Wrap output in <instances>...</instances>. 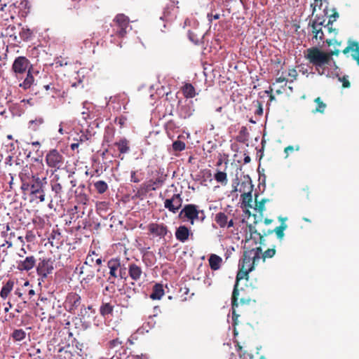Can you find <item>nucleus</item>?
Listing matches in <instances>:
<instances>
[{
    "mask_svg": "<svg viewBox=\"0 0 359 359\" xmlns=\"http://www.w3.org/2000/svg\"><path fill=\"white\" fill-rule=\"evenodd\" d=\"M305 58L309 61L320 74H325L331 66L329 55L317 47H312L306 50Z\"/></svg>",
    "mask_w": 359,
    "mask_h": 359,
    "instance_id": "1",
    "label": "nucleus"
},
{
    "mask_svg": "<svg viewBox=\"0 0 359 359\" xmlns=\"http://www.w3.org/2000/svg\"><path fill=\"white\" fill-rule=\"evenodd\" d=\"M43 173H45V168L42 159L34 158L33 163L24 166L19 173V177L22 182L21 186L27 187L29 182Z\"/></svg>",
    "mask_w": 359,
    "mask_h": 359,
    "instance_id": "2",
    "label": "nucleus"
},
{
    "mask_svg": "<svg viewBox=\"0 0 359 359\" xmlns=\"http://www.w3.org/2000/svg\"><path fill=\"white\" fill-rule=\"evenodd\" d=\"M262 248L260 246L250 249L246 245L244 246L243 258L240 260L238 266L245 268L248 271H252L255 266L261 259Z\"/></svg>",
    "mask_w": 359,
    "mask_h": 359,
    "instance_id": "3",
    "label": "nucleus"
},
{
    "mask_svg": "<svg viewBox=\"0 0 359 359\" xmlns=\"http://www.w3.org/2000/svg\"><path fill=\"white\" fill-rule=\"evenodd\" d=\"M110 26L112 29L111 36H115L118 38H124L132 29L129 18L123 13L116 15Z\"/></svg>",
    "mask_w": 359,
    "mask_h": 359,
    "instance_id": "4",
    "label": "nucleus"
},
{
    "mask_svg": "<svg viewBox=\"0 0 359 359\" xmlns=\"http://www.w3.org/2000/svg\"><path fill=\"white\" fill-rule=\"evenodd\" d=\"M239 270L237 273L236 277V283L233 287L232 296H231V308H232V320L233 321V326H236L238 324V317L239 314L236 313V309L238 307V298L239 296V290H238V283L243 278H248V273L251 271L245 270V268L241 266H238Z\"/></svg>",
    "mask_w": 359,
    "mask_h": 359,
    "instance_id": "5",
    "label": "nucleus"
},
{
    "mask_svg": "<svg viewBox=\"0 0 359 359\" xmlns=\"http://www.w3.org/2000/svg\"><path fill=\"white\" fill-rule=\"evenodd\" d=\"M179 217L187 219L192 225L196 220L203 222L205 217L204 211L198 210V206L194 204L185 205L180 211Z\"/></svg>",
    "mask_w": 359,
    "mask_h": 359,
    "instance_id": "6",
    "label": "nucleus"
},
{
    "mask_svg": "<svg viewBox=\"0 0 359 359\" xmlns=\"http://www.w3.org/2000/svg\"><path fill=\"white\" fill-rule=\"evenodd\" d=\"M107 267L109 269V276L107 278V280H111L112 278H126V268L121 266L120 259H110L107 262Z\"/></svg>",
    "mask_w": 359,
    "mask_h": 359,
    "instance_id": "7",
    "label": "nucleus"
},
{
    "mask_svg": "<svg viewBox=\"0 0 359 359\" xmlns=\"http://www.w3.org/2000/svg\"><path fill=\"white\" fill-rule=\"evenodd\" d=\"M45 160L47 165L53 168L54 171L61 169L65 163L64 156L56 149H50L46 154Z\"/></svg>",
    "mask_w": 359,
    "mask_h": 359,
    "instance_id": "8",
    "label": "nucleus"
},
{
    "mask_svg": "<svg viewBox=\"0 0 359 359\" xmlns=\"http://www.w3.org/2000/svg\"><path fill=\"white\" fill-rule=\"evenodd\" d=\"M54 262L55 260L52 258H40L36 266L37 274L41 276L42 279L46 278L54 270Z\"/></svg>",
    "mask_w": 359,
    "mask_h": 359,
    "instance_id": "9",
    "label": "nucleus"
},
{
    "mask_svg": "<svg viewBox=\"0 0 359 359\" xmlns=\"http://www.w3.org/2000/svg\"><path fill=\"white\" fill-rule=\"evenodd\" d=\"M29 69L32 70V65L29 60L24 56L17 57L12 65V70L16 76L27 72Z\"/></svg>",
    "mask_w": 359,
    "mask_h": 359,
    "instance_id": "10",
    "label": "nucleus"
},
{
    "mask_svg": "<svg viewBox=\"0 0 359 359\" xmlns=\"http://www.w3.org/2000/svg\"><path fill=\"white\" fill-rule=\"evenodd\" d=\"M81 303V298L79 294L76 292H70L67 294L65 302V308L71 313L75 314Z\"/></svg>",
    "mask_w": 359,
    "mask_h": 359,
    "instance_id": "11",
    "label": "nucleus"
},
{
    "mask_svg": "<svg viewBox=\"0 0 359 359\" xmlns=\"http://www.w3.org/2000/svg\"><path fill=\"white\" fill-rule=\"evenodd\" d=\"M240 192H243L241 194L242 203L247 208H252V185L250 182H243L239 189Z\"/></svg>",
    "mask_w": 359,
    "mask_h": 359,
    "instance_id": "12",
    "label": "nucleus"
},
{
    "mask_svg": "<svg viewBox=\"0 0 359 359\" xmlns=\"http://www.w3.org/2000/svg\"><path fill=\"white\" fill-rule=\"evenodd\" d=\"M46 184L47 178L46 173L45 172L29 182L27 188L25 186H21V189L23 191H29V194H32L37 191L38 189L45 188Z\"/></svg>",
    "mask_w": 359,
    "mask_h": 359,
    "instance_id": "13",
    "label": "nucleus"
},
{
    "mask_svg": "<svg viewBox=\"0 0 359 359\" xmlns=\"http://www.w3.org/2000/svg\"><path fill=\"white\" fill-rule=\"evenodd\" d=\"M167 175L164 174L163 169H158L155 171L154 178L150 180L147 183V189L155 191L156 189L161 187L165 182Z\"/></svg>",
    "mask_w": 359,
    "mask_h": 359,
    "instance_id": "14",
    "label": "nucleus"
},
{
    "mask_svg": "<svg viewBox=\"0 0 359 359\" xmlns=\"http://www.w3.org/2000/svg\"><path fill=\"white\" fill-rule=\"evenodd\" d=\"M149 234L154 237L164 238L169 232L168 227L164 223L152 222L148 224Z\"/></svg>",
    "mask_w": 359,
    "mask_h": 359,
    "instance_id": "15",
    "label": "nucleus"
},
{
    "mask_svg": "<svg viewBox=\"0 0 359 359\" xmlns=\"http://www.w3.org/2000/svg\"><path fill=\"white\" fill-rule=\"evenodd\" d=\"M182 198L180 194H174L170 198L164 201V207L172 213H177L182 205Z\"/></svg>",
    "mask_w": 359,
    "mask_h": 359,
    "instance_id": "16",
    "label": "nucleus"
},
{
    "mask_svg": "<svg viewBox=\"0 0 359 359\" xmlns=\"http://www.w3.org/2000/svg\"><path fill=\"white\" fill-rule=\"evenodd\" d=\"M36 259L34 255L26 257L17 262V269L20 271H29L36 266Z\"/></svg>",
    "mask_w": 359,
    "mask_h": 359,
    "instance_id": "17",
    "label": "nucleus"
},
{
    "mask_svg": "<svg viewBox=\"0 0 359 359\" xmlns=\"http://www.w3.org/2000/svg\"><path fill=\"white\" fill-rule=\"evenodd\" d=\"M215 221L220 228H230L233 226V219H229V216L224 212H219L215 214Z\"/></svg>",
    "mask_w": 359,
    "mask_h": 359,
    "instance_id": "18",
    "label": "nucleus"
},
{
    "mask_svg": "<svg viewBox=\"0 0 359 359\" xmlns=\"http://www.w3.org/2000/svg\"><path fill=\"white\" fill-rule=\"evenodd\" d=\"M351 51V56L359 65V43L357 41H349L348 45L342 50L344 55Z\"/></svg>",
    "mask_w": 359,
    "mask_h": 359,
    "instance_id": "19",
    "label": "nucleus"
},
{
    "mask_svg": "<svg viewBox=\"0 0 359 359\" xmlns=\"http://www.w3.org/2000/svg\"><path fill=\"white\" fill-rule=\"evenodd\" d=\"M190 235H192L191 230L184 225H181L176 229V239L182 243L187 241Z\"/></svg>",
    "mask_w": 359,
    "mask_h": 359,
    "instance_id": "20",
    "label": "nucleus"
},
{
    "mask_svg": "<svg viewBox=\"0 0 359 359\" xmlns=\"http://www.w3.org/2000/svg\"><path fill=\"white\" fill-rule=\"evenodd\" d=\"M128 274L130 278L135 281L140 280L143 271L142 267L135 263H131L128 265Z\"/></svg>",
    "mask_w": 359,
    "mask_h": 359,
    "instance_id": "21",
    "label": "nucleus"
},
{
    "mask_svg": "<svg viewBox=\"0 0 359 359\" xmlns=\"http://www.w3.org/2000/svg\"><path fill=\"white\" fill-rule=\"evenodd\" d=\"M322 25L323 22H318L316 20H313L311 23V32L313 34V39H316V41L319 40V43L323 41L324 39Z\"/></svg>",
    "mask_w": 359,
    "mask_h": 359,
    "instance_id": "22",
    "label": "nucleus"
},
{
    "mask_svg": "<svg viewBox=\"0 0 359 359\" xmlns=\"http://www.w3.org/2000/svg\"><path fill=\"white\" fill-rule=\"evenodd\" d=\"M79 274L83 275L82 281L89 283L95 277V271L92 269V266H88L83 264L79 268Z\"/></svg>",
    "mask_w": 359,
    "mask_h": 359,
    "instance_id": "23",
    "label": "nucleus"
},
{
    "mask_svg": "<svg viewBox=\"0 0 359 359\" xmlns=\"http://www.w3.org/2000/svg\"><path fill=\"white\" fill-rule=\"evenodd\" d=\"M59 175H56L50 181L51 189L55 193V198H60L63 192V188L61 183L59 182Z\"/></svg>",
    "mask_w": 359,
    "mask_h": 359,
    "instance_id": "24",
    "label": "nucleus"
},
{
    "mask_svg": "<svg viewBox=\"0 0 359 359\" xmlns=\"http://www.w3.org/2000/svg\"><path fill=\"white\" fill-rule=\"evenodd\" d=\"M121 154H127L130 151V142L125 137L120 139L114 143Z\"/></svg>",
    "mask_w": 359,
    "mask_h": 359,
    "instance_id": "25",
    "label": "nucleus"
},
{
    "mask_svg": "<svg viewBox=\"0 0 359 359\" xmlns=\"http://www.w3.org/2000/svg\"><path fill=\"white\" fill-rule=\"evenodd\" d=\"M164 295L163 286L161 283H156L153 286L152 292L150 294V298L154 300H159Z\"/></svg>",
    "mask_w": 359,
    "mask_h": 359,
    "instance_id": "26",
    "label": "nucleus"
},
{
    "mask_svg": "<svg viewBox=\"0 0 359 359\" xmlns=\"http://www.w3.org/2000/svg\"><path fill=\"white\" fill-rule=\"evenodd\" d=\"M34 85H36L34 83V78L32 75V70L29 69L27 72V76L25 77L24 81L20 83L19 86L22 88L23 90H27L29 89Z\"/></svg>",
    "mask_w": 359,
    "mask_h": 359,
    "instance_id": "27",
    "label": "nucleus"
},
{
    "mask_svg": "<svg viewBox=\"0 0 359 359\" xmlns=\"http://www.w3.org/2000/svg\"><path fill=\"white\" fill-rule=\"evenodd\" d=\"M184 97L189 99L196 95V90L194 86L190 83H186L181 88Z\"/></svg>",
    "mask_w": 359,
    "mask_h": 359,
    "instance_id": "28",
    "label": "nucleus"
},
{
    "mask_svg": "<svg viewBox=\"0 0 359 359\" xmlns=\"http://www.w3.org/2000/svg\"><path fill=\"white\" fill-rule=\"evenodd\" d=\"M208 262L210 269L213 271H217L221 266L222 259L215 254H212L208 259Z\"/></svg>",
    "mask_w": 359,
    "mask_h": 359,
    "instance_id": "29",
    "label": "nucleus"
},
{
    "mask_svg": "<svg viewBox=\"0 0 359 359\" xmlns=\"http://www.w3.org/2000/svg\"><path fill=\"white\" fill-rule=\"evenodd\" d=\"M14 287V281L13 280H8L1 287L0 291V297L3 299H6L11 292L13 290Z\"/></svg>",
    "mask_w": 359,
    "mask_h": 359,
    "instance_id": "30",
    "label": "nucleus"
},
{
    "mask_svg": "<svg viewBox=\"0 0 359 359\" xmlns=\"http://www.w3.org/2000/svg\"><path fill=\"white\" fill-rule=\"evenodd\" d=\"M194 109L190 104L182 105L179 109L180 116L182 118H189L194 113Z\"/></svg>",
    "mask_w": 359,
    "mask_h": 359,
    "instance_id": "31",
    "label": "nucleus"
},
{
    "mask_svg": "<svg viewBox=\"0 0 359 359\" xmlns=\"http://www.w3.org/2000/svg\"><path fill=\"white\" fill-rule=\"evenodd\" d=\"M280 220L282 222L281 224L279 226H277L274 230L269 231V233H271L273 232H275L278 238L282 239L284 237V231L287 229V226L286 224L284 223L285 218L283 219L282 217L279 218Z\"/></svg>",
    "mask_w": 359,
    "mask_h": 359,
    "instance_id": "32",
    "label": "nucleus"
},
{
    "mask_svg": "<svg viewBox=\"0 0 359 359\" xmlns=\"http://www.w3.org/2000/svg\"><path fill=\"white\" fill-rule=\"evenodd\" d=\"M113 311L114 306L110 303H102L100 307V313L103 317L112 314Z\"/></svg>",
    "mask_w": 359,
    "mask_h": 359,
    "instance_id": "33",
    "label": "nucleus"
},
{
    "mask_svg": "<svg viewBox=\"0 0 359 359\" xmlns=\"http://www.w3.org/2000/svg\"><path fill=\"white\" fill-rule=\"evenodd\" d=\"M214 178L223 186H225L228 182L227 174L224 171L217 170L214 175Z\"/></svg>",
    "mask_w": 359,
    "mask_h": 359,
    "instance_id": "34",
    "label": "nucleus"
},
{
    "mask_svg": "<svg viewBox=\"0 0 359 359\" xmlns=\"http://www.w3.org/2000/svg\"><path fill=\"white\" fill-rule=\"evenodd\" d=\"M314 102L316 104V107L313 110V113H323L327 107L326 104L323 102L320 97H316Z\"/></svg>",
    "mask_w": 359,
    "mask_h": 359,
    "instance_id": "35",
    "label": "nucleus"
},
{
    "mask_svg": "<svg viewBox=\"0 0 359 359\" xmlns=\"http://www.w3.org/2000/svg\"><path fill=\"white\" fill-rule=\"evenodd\" d=\"M250 238H248V239H246V241H245V243L246 244L250 243L251 241H252V236H253V235H257L258 236V238L259 240V243L260 244L263 243V242L264 241V236L260 233H259L257 231L255 227L250 226Z\"/></svg>",
    "mask_w": 359,
    "mask_h": 359,
    "instance_id": "36",
    "label": "nucleus"
},
{
    "mask_svg": "<svg viewBox=\"0 0 359 359\" xmlns=\"http://www.w3.org/2000/svg\"><path fill=\"white\" fill-rule=\"evenodd\" d=\"M94 187L98 194H102L108 189L107 184L103 180H99L94 184Z\"/></svg>",
    "mask_w": 359,
    "mask_h": 359,
    "instance_id": "37",
    "label": "nucleus"
},
{
    "mask_svg": "<svg viewBox=\"0 0 359 359\" xmlns=\"http://www.w3.org/2000/svg\"><path fill=\"white\" fill-rule=\"evenodd\" d=\"M97 257H98V255L95 251H89L83 264L88 266H93Z\"/></svg>",
    "mask_w": 359,
    "mask_h": 359,
    "instance_id": "38",
    "label": "nucleus"
},
{
    "mask_svg": "<svg viewBox=\"0 0 359 359\" xmlns=\"http://www.w3.org/2000/svg\"><path fill=\"white\" fill-rule=\"evenodd\" d=\"M30 196L32 198V200L39 199L40 202H43L45 201V191L44 188H41L40 189H37L35 192L30 194Z\"/></svg>",
    "mask_w": 359,
    "mask_h": 359,
    "instance_id": "39",
    "label": "nucleus"
},
{
    "mask_svg": "<svg viewBox=\"0 0 359 359\" xmlns=\"http://www.w3.org/2000/svg\"><path fill=\"white\" fill-rule=\"evenodd\" d=\"M7 81L3 78L0 77V93L4 97H7L8 95V87Z\"/></svg>",
    "mask_w": 359,
    "mask_h": 359,
    "instance_id": "40",
    "label": "nucleus"
},
{
    "mask_svg": "<svg viewBox=\"0 0 359 359\" xmlns=\"http://www.w3.org/2000/svg\"><path fill=\"white\" fill-rule=\"evenodd\" d=\"M248 129L245 126H243L239 131V135L237 136L236 140L239 142L244 143L248 141Z\"/></svg>",
    "mask_w": 359,
    "mask_h": 359,
    "instance_id": "41",
    "label": "nucleus"
},
{
    "mask_svg": "<svg viewBox=\"0 0 359 359\" xmlns=\"http://www.w3.org/2000/svg\"><path fill=\"white\" fill-rule=\"evenodd\" d=\"M12 337L15 341H20L25 339L26 333L22 329L15 330L12 333Z\"/></svg>",
    "mask_w": 359,
    "mask_h": 359,
    "instance_id": "42",
    "label": "nucleus"
},
{
    "mask_svg": "<svg viewBox=\"0 0 359 359\" xmlns=\"http://www.w3.org/2000/svg\"><path fill=\"white\" fill-rule=\"evenodd\" d=\"M236 348L237 351L240 352V358H241L242 359H252L253 356L252 354L247 353L245 351H242L243 347L238 342L236 343Z\"/></svg>",
    "mask_w": 359,
    "mask_h": 359,
    "instance_id": "43",
    "label": "nucleus"
},
{
    "mask_svg": "<svg viewBox=\"0 0 359 359\" xmlns=\"http://www.w3.org/2000/svg\"><path fill=\"white\" fill-rule=\"evenodd\" d=\"M32 32L28 28H22L20 32V36L23 41H28L32 37Z\"/></svg>",
    "mask_w": 359,
    "mask_h": 359,
    "instance_id": "44",
    "label": "nucleus"
},
{
    "mask_svg": "<svg viewBox=\"0 0 359 359\" xmlns=\"http://www.w3.org/2000/svg\"><path fill=\"white\" fill-rule=\"evenodd\" d=\"M185 143L181 140H176L172 143V149L175 151H182L185 149Z\"/></svg>",
    "mask_w": 359,
    "mask_h": 359,
    "instance_id": "45",
    "label": "nucleus"
},
{
    "mask_svg": "<svg viewBox=\"0 0 359 359\" xmlns=\"http://www.w3.org/2000/svg\"><path fill=\"white\" fill-rule=\"evenodd\" d=\"M123 342L118 338L109 341L107 344V348L109 349H114L121 346Z\"/></svg>",
    "mask_w": 359,
    "mask_h": 359,
    "instance_id": "46",
    "label": "nucleus"
},
{
    "mask_svg": "<svg viewBox=\"0 0 359 359\" xmlns=\"http://www.w3.org/2000/svg\"><path fill=\"white\" fill-rule=\"evenodd\" d=\"M276 254V250L275 248H270L264 251V252H262L261 254V259H263L264 262L266 258H272Z\"/></svg>",
    "mask_w": 359,
    "mask_h": 359,
    "instance_id": "47",
    "label": "nucleus"
},
{
    "mask_svg": "<svg viewBox=\"0 0 359 359\" xmlns=\"http://www.w3.org/2000/svg\"><path fill=\"white\" fill-rule=\"evenodd\" d=\"M43 123V119L42 118H36L35 120L29 121V128L34 130H36L41 124Z\"/></svg>",
    "mask_w": 359,
    "mask_h": 359,
    "instance_id": "48",
    "label": "nucleus"
},
{
    "mask_svg": "<svg viewBox=\"0 0 359 359\" xmlns=\"http://www.w3.org/2000/svg\"><path fill=\"white\" fill-rule=\"evenodd\" d=\"M127 121H128L127 117L121 115L119 117H116L115 118L114 121L116 123H117L119 126L120 128L122 129L124 127H126Z\"/></svg>",
    "mask_w": 359,
    "mask_h": 359,
    "instance_id": "49",
    "label": "nucleus"
},
{
    "mask_svg": "<svg viewBox=\"0 0 359 359\" xmlns=\"http://www.w3.org/2000/svg\"><path fill=\"white\" fill-rule=\"evenodd\" d=\"M257 200V198H255ZM268 199L263 198L260 201H256V209L262 214L265 210V203Z\"/></svg>",
    "mask_w": 359,
    "mask_h": 359,
    "instance_id": "50",
    "label": "nucleus"
},
{
    "mask_svg": "<svg viewBox=\"0 0 359 359\" xmlns=\"http://www.w3.org/2000/svg\"><path fill=\"white\" fill-rule=\"evenodd\" d=\"M147 184H142L140 187V188L137 191L135 196L136 198H140L143 195H144L147 192L149 191H151L150 189H147Z\"/></svg>",
    "mask_w": 359,
    "mask_h": 359,
    "instance_id": "51",
    "label": "nucleus"
},
{
    "mask_svg": "<svg viewBox=\"0 0 359 359\" xmlns=\"http://www.w3.org/2000/svg\"><path fill=\"white\" fill-rule=\"evenodd\" d=\"M300 147L299 145H296L295 147L293 146H287L284 149V153L285 154V158H287L290 153L293 152L294 150L298 151L299 150Z\"/></svg>",
    "mask_w": 359,
    "mask_h": 359,
    "instance_id": "52",
    "label": "nucleus"
},
{
    "mask_svg": "<svg viewBox=\"0 0 359 359\" xmlns=\"http://www.w3.org/2000/svg\"><path fill=\"white\" fill-rule=\"evenodd\" d=\"M90 135L85 133H81L78 137L74 138V141L79 142V144L88 141Z\"/></svg>",
    "mask_w": 359,
    "mask_h": 359,
    "instance_id": "53",
    "label": "nucleus"
},
{
    "mask_svg": "<svg viewBox=\"0 0 359 359\" xmlns=\"http://www.w3.org/2000/svg\"><path fill=\"white\" fill-rule=\"evenodd\" d=\"M298 76V73L297 70L294 68L290 69L287 73V76L290 78V81L292 82L293 81L296 80L297 77Z\"/></svg>",
    "mask_w": 359,
    "mask_h": 359,
    "instance_id": "54",
    "label": "nucleus"
},
{
    "mask_svg": "<svg viewBox=\"0 0 359 359\" xmlns=\"http://www.w3.org/2000/svg\"><path fill=\"white\" fill-rule=\"evenodd\" d=\"M339 53H340V50L337 48H334V49L333 50L327 52V54L329 55L330 61L331 63L333 62L332 56L333 55L337 56V55H339Z\"/></svg>",
    "mask_w": 359,
    "mask_h": 359,
    "instance_id": "55",
    "label": "nucleus"
},
{
    "mask_svg": "<svg viewBox=\"0 0 359 359\" xmlns=\"http://www.w3.org/2000/svg\"><path fill=\"white\" fill-rule=\"evenodd\" d=\"M253 302H255V300H252L250 298H241L240 299V302L238 301V306L241 304V306H245V305H249L250 304V303Z\"/></svg>",
    "mask_w": 359,
    "mask_h": 359,
    "instance_id": "56",
    "label": "nucleus"
},
{
    "mask_svg": "<svg viewBox=\"0 0 359 359\" xmlns=\"http://www.w3.org/2000/svg\"><path fill=\"white\" fill-rule=\"evenodd\" d=\"M15 294L21 299L23 301V303H27V301L25 299L24 292H22V289L17 288L15 291Z\"/></svg>",
    "mask_w": 359,
    "mask_h": 359,
    "instance_id": "57",
    "label": "nucleus"
},
{
    "mask_svg": "<svg viewBox=\"0 0 359 359\" xmlns=\"http://www.w3.org/2000/svg\"><path fill=\"white\" fill-rule=\"evenodd\" d=\"M322 5H323V0H314L313 4H311V6L313 7V14L316 11V7H318L319 8H320Z\"/></svg>",
    "mask_w": 359,
    "mask_h": 359,
    "instance_id": "58",
    "label": "nucleus"
},
{
    "mask_svg": "<svg viewBox=\"0 0 359 359\" xmlns=\"http://www.w3.org/2000/svg\"><path fill=\"white\" fill-rule=\"evenodd\" d=\"M279 74H280V71H278V72L276 74L278 77L276 79V83H282V82L287 81H288L287 76H283V75L279 76Z\"/></svg>",
    "mask_w": 359,
    "mask_h": 359,
    "instance_id": "59",
    "label": "nucleus"
},
{
    "mask_svg": "<svg viewBox=\"0 0 359 359\" xmlns=\"http://www.w3.org/2000/svg\"><path fill=\"white\" fill-rule=\"evenodd\" d=\"M326 43L329 46L333 45L335 46V48L341 46V42H338L337 40L334 39H327Z\"/></svg>",
    "mask_w": 359,
    "mask_h": 359,
    "instance_id": "60",
    "label": "nucleus"
},
{
    "mask_svg": "<svg viewBox=\"0 0 359 359\" xmlns=\"http://www.w3.org/2000/svg\"><path fill=\"white\" fill-rule=\"evenodd\" d=\"M257 109L255 111V114H257V115H262L263 114V109H262V104L259 101H257Z\"/></svg>",
    "mask_w": 359,
    "mask_h": 359,
    "instance_id": "61",
    "label": "nucleus"
},
{
    "mask_svg": "<svg viewBox=\"0 0 359 359\" xmlns=\"http://www.w3.org/2000/svg\"><path fill=\"white\" fill-rule=\"evenodd\" d=\"M340 80L342 81V86L343 88H349L351 86V83L345 77H342V79H340Z\"/></svg>",
    "mask_w": 359,
    "mask_h": 359,
    "instance_id": "62",
    "label": "nucleus"
},
{
    "mask_svg": "<svg viewBox=\"0 0 359 359\" xmlns=\"http://www.w3.org/2000/svg\"><path fill=\"white\" fill-rule=\"evenodd\" d=\"M130 181L135 183H137L140 182V179L137 178L135 171L131 172Z\"/></svg>",
    "mask_w": 359,
    "mask_h": 359,
    "instance_id": "63",
    "label": "nucleus"
},
{
    "mask_svg": "<svg viewBox=\"0 0 359 359\" xmlns=\"http://www.w3.org/2000/svg\"><path fill=\"white\" fill-rule=\"evenodd\" d=\"M79 147V142H75L71 144L70 148L72 150H75Z\"/></svg>",
    "mask_w": 359,
    "mask_h": 359,
    "instance_id": "64",
    "label": "nucleus"
}]
</instances>
